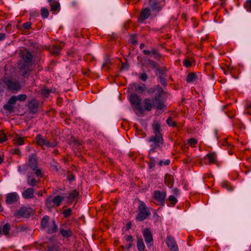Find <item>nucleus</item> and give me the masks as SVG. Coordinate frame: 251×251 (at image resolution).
Returning <instances> with one entry per match:
<instances>
[{
  "mask_svg": "<svg viewBox=\"0 0 251 251\" xmlns=\"http://www.w3.org/2000/svg\"><path fill=\"white\" fill-rule=\"evenodd\" d=\"M151 126L154 135L149 138L148 142L151 143L149 157L152 158L154 154L157 152L156 149L162 147L164 144V140L161 133V129L159 123L157 121H154Z\"/></svg>",
  "mask_w": 251,
  "mask_h": 251,
  "instance_id": "obj_1",
  "label": "nucleus"
},
{
  "mask_svg": "<svg viewBox=\"0 0 251 251\" xmlns=\"http://www.w3.org/2000/svg\"><path fill=\"white\" fill-rule=\"evenodd\" d=\"M155 97L153 100L145 99L143 101V105L145 110H151V108L162 109L164 108V100L166 94L161 87H157L154 91Z\"/></svg>",
  "mask_w": 251,
  "mask_h": 251,
  "instance_id": "obj_2",
  "label": "nucleus"
},
{
  "mask_svg": "<svg viewBox=\"0 0 251 251\" xmlns=\"http://www.w3.org/2000/svg\"><path fill=\"white\" fill-rule=\"evenodd\" d=\"M138 210L139 213L136 218V220L138 221L144 220L151 214L149 208L143 201H140Z\"/></svg>",
  "mask_w": 251,
  "mask_h": 251,
  "instance_id": "obj_3",
  "label": "nucleus"
},
{
  "mask_svg": "<svg viewBox=\"0 0 251 251\" xmlns=\"http://www.w3.org/2000/svg\"><path fill=\"white\" fill-rule=\"evenodd\" d=\"M6 86L9 90H16V82L8 77L1 78L0 80V92L3 91Z\"/></svg>",
  "mask_w": 251,
  "mask_h": 251,
  "instance_id": "obj_4",
  "label": "nucleus"
},
{
  "mask_svg": "<svg viewBox=\"0 0 251 251\" xmlns=\"http://www.w3.org/2000/svg\"><path fill=\"white\" fill-rule=\"evenodd\" d=\"M34 211L29 207L23 206L17 211V220L20 218H27L33 215Z\"/></svg>",
  "mask_w": 251,
  "mask_h": 251,
  "instance_id": "obj_5",
  "label": "nucleus"
},
{
  "mask_svg": "<svg viewBox=\"0 0 251 251\" xmlns=\"http://www.w3.org/2000/svg\"><path fill=\"white\" fill-rule=\"evenodd\" d=\"M36 140L38 145L41 146L43 149L45 148L53 147L56 145L55 142L50 143L42 137L40 134H38L36 137Z\"/></svg>",
  "mask_w": 251,
  "mask_h": 251,
  "instance_id": "obj_6",
  "label": "nucleus"
},
{
  "mask_svg": "<svg viewBox=\"0 0 251 251\" xmlns=\"http://www.w3.org/2000/svg\"><path fill=\"white\" fill-rule=\"evenodd\" d=\"M23 58L24 62L25 63V65L24 68L21 69V71L24 73V71L26 74L27 72L29 70V66L31 64L32 60V54L29 52H26L25 54L23 55Z\"/></svg>",
  "mask_w": 251,
  "mask_h": 251,
  "instance_id": "obj_7",
  "label": "nucleus"
},
{
  "mask_svg": "<svg viewBox=\"0 0 251 251\" xmlns=\"http://www.w3.org/2000/svg\"><path fill=\"white\" fill-rule=\"evenodd\" d=\"M128 100L131 105L135 108H138L140 106L141 99L136 94L131 93L128 96Z\"/></svg>",
  "mask_w": 251,
  "mask_h": 251,
  "instance_id": "obj_8",
  "label": "nucleus"
},
{
  "mask_svg": "<svg viewBox=\"0 0 251 251\" xmlns=\"http://www.w3.org/2000/svg\"><path fill=\"white\" fill-rule=\"evenodd\" d=\"M143 234L148 248L152 246L153 238L152 234L148 228H145L143 231Z\"/></svg>",
  "mask_w": 251,
  "mask_h": 251,
  "instance_id": "obj_9",
  "label": "nucleus"
},
{
  "mask_svg": "<svg viewBox=\"0 0 251 251\" xmlns=\"http://www.w3.org/2000/svg\"><path fill=\"white\" fill-rule=\"evenodd\" d=\"M166 196V193L165 192H160V191L156 190L154 191L153 197L154 199L161 204H164L165 202V199Z\"/></svg>",
  "mask_w": 251,
  "mask_h": 251,
  "instance_id": "obj_10",
  "label": "nucleus"
},
{
  "mask_svg": "<svg viewBox=\"0 0 251 251\" xmlns=\"http://www.w3.org/2000/svg\"><path fill=\"white\" fill-rule=\"evenodd\" d=\"M167 244L171 251H177L178 248L174 237L168 236L167 238Z\"/></svg>",
  "mask_w": 251,
  "mask_h": 251,
  "instance_id": "obj_11",
  "label": "nucleus"
},
{
  "mask_svg": "<svg viewBox=\"0 0 251 251\" xmlns=\"http://www.w3.org/2000/svg\"><path fill=\"white\" fill-rule=\"evenodd\" d=\"M35 190L32 188L25 189L22 193V196L25 199H31L34 197Z\"/></svg>",
  "mask_w": 251,
  "mask_h": 251,
  "instance_id": "obj_12",
  "label": "nucleus"
},
{
  "mask_svg": "<svg viewBox=\"0 0 251 251\" xmlns=\"http://www.w3.org/2000/svg\"><path fill=\"white\" fill-rule=\"evenodd\" d=\"M16 103V96H13L9 100L8 102L4 104L3 108L5 110H12L13 108V104Z\"/></svg>",
  "mask_w": 251,
  "mask_h": 251,
  "instance_id": "obj_13",
  "label": "nucleus"
},
{
  "mask_svg": "<svg viewBox=\"0 0 251 251\" xmlns=\"http://www.w3.org/2000/svg\"><path fill=\"white\" fill-rule=\"evenodd\" d=\"M165 183L168 187H172L174 183V177L169 174H166L164 178Z\"/></svg>",
  "mask_w": 251,
  "mask_h": 251,
  "instance_id": "obj_14",
  "label": "nucleus"
},
{
  "mask_svg": "<svg viewBox=\"0 0 251 251\" xmlns=\"http://www.w3.org/2000/svg\"><path fill=\"white\" fill-rule=\"evenodd\" d=\"M29 165L33 170H35L37 168V160L34 154L29 156Z\"/></svg>",
  "mask_w": 251,
  "mask_h": 251,
  "instance_id": "obj_15",
  "label": "nucleus"
},
{
  "mask_svg": "<svg viewBox=\"0 0 251 251\" xmlns=\"http://www.w3.org/2000/svg\"><path fill=\"white\" fill-rule=\"evenodd\" d=\"M16 201V193H11L7 194L6 203L8 204H11Z\"/></svg>",
  "mask_w": 251,
  "mask_h": 251,
  "instance_id": "obj_16",
  "label": "nucleus"
},
{
  "mask_svg": "<svg viewBox=\"0 0 251 251\" xmlns=\"http://www.w3.org/2000/svg\"><path fill=\"white\" fill-rule=\"evenodd\" d=\"M79 193L76 190L71 191L69 192L68 199L71 202L74 201H76L78 199Z\"/></svg>",
  "mask_w": 251,
  "mask_h": 251,
  "instance_id": "obj_17",
  "label": "nucleus"
},
{
  "mask_svg": "<svg viewBox=\"0 0 251 251\" xmlns=\"http://www.w3.org/2000/svg\"><path fill=\"white\" fill-rule=\"evenodd\" d=\"M150 15V10L149 8H146L143 10L141 13L140 20L142 22L143 21L148 19Z\"/></svg>",
  "mask_w": 251,
  "mask_h": 251,
  "instance_id": "obj_18",
  "label": "nucleus"
},
{
  "mask_svg": "<svg viewBox=\"0 0 251 251\" xmlns=\"http://www.w3.org/2000/svg\"><path fill=\"white\" fill-rule=\"evenodd\" d=\"M198 79V76L196 74L191 73H189L187 76L186 81L187 82H194Z\"/></svg>",
  "mask_w": 251,
  "mask_h": 251,
  "instance_id": "obj_19",
  "label": "nucleus"
},
{
  "mask_svg": "<svg viewBox=\"0 0 251 251\" xmlns=\"http://www.w3.org/2000/svg\"><path fill=\"white\" fill-rule=\"evenodd\" d=\"M149 4L153 10H159L160 8L157 0H150Z\"/></svg>",
  "mask_w": 251,
  "mask_h": 251,
  "instance_id": "obj_20",
  "label": "nucleus"
},
{
  "mask_svg": "<svg viewBox=\"0 0 251 251\" xmlns=\"http://www.w3.org/2000/svg\"><path fill=\"white\" fill-rule=\"evenodd\" d=\"M50 217L48 216H45L42 219L41 226L42 228L45 229L49 227V221Z\"/></svg>",
  "mask_w": 251,
  "mask_h": 251,
  "instance_id": "obj_21",
  "label": "nucleus"
},
{
  "mask_svg": "<svg viewBox=\"0 0 251 251\" xmlns=\"http://www.w3.org/2000/svg\"><path fill=\"white\" fill-rule=\"evenodd\" d=\"M143 52H144L145 54H146V55L151 54V55H152L154 56V58H157L159 57L158 53L154 49L144 50H143Z\"/></svg>",
  "mask_w": 251,
  "mask_h": 251,
  "instance_id": "obj_22",
  "label": "nucleus"
},
{
  "mask_svg": "<svg viewBox=\"0 0 251 251\" xmlns=\"http://www.w3.org/2000/svg\"><path fill=\"white\" fill-rule=\"evenodd\" d=\"M51 200L53 203L58 206L64 200V197H61L60 196H56Z\"/></svg>",
  "mask_w": 251,
  "mask_h": 251,
  "instance_id": "obj_23",
  "label": "nucleus"
},
{
  "mask_svg": "<svg viewBox=\"0 0 251 251\" xmlns=\"http://www.w3.org/2000/svg\"><path fill=\"white\" fill-rule=\"evenodd\" d=\"M137 247L139 251H144L145 246L142 239L139 238L137 240Z\"/></svg>",
  "mask_w": 251,
  "mask_h": 251,
  "instance_id": "obj_24",
  "label": "nucleus"
},
{
  "mask_svg": "<svg viewBox=\"0 0 251 251\" xmlns=\"http://www.w3.org/2000/svg\"><path fill=\"white\" fill-rule=\"evenodd\" d=\"M57 230V226L55 224L54 221H52V225L48 229V232L49 234H52L54 232H56Z\"/></svg>",
  "mask_w": 251,
  "mask_h": 251,
  "instance_id": "obj_25",
  "label": "nucleus"
},
{
  "mask_svg": "<svg viewBox=\"0 0 251 251\" xmlns=\"http://www.w3.org/2000/svg\"><path fill=\"white\" fill-rule=\"evenodd\" d=\"M38 181L33 178L32 176H28L27 178V183L31 186H36L38 183Z\"/></svg>",
  "mask_w": 251,
  "mask_h": 251,
  "instance_id": "obj_26",
  "label": "nucleus"
},
{
  "mask_svg": "<svg viewBox=\"0 0 251 251\" xmlns=\"http://www.w3.org/2000/svg\"><path fill=\"white\" fill-rule=\"evenodd\" d=\"M71 144H73V147L76 146V148L79 147L82 145V142L78 139L72 137L70 141Z\"/></svg>",
  "mask_w": 251,
  "mask_h": 251,
  "instance_id": "obj_27",
  "label": "nucleus"
},
{
  "mask_svg": "<svg viewBox=\"0 0 251 251\" xmlns=\"http://www.w3.org/2000/svg\"><path fill=\"white\" fill-rule=\"evenodd\" d=\"M60 232L65 237H70L72 234V232L70 230H65L62 228H61L60 229Z\"/></svg>",
  "mask_w": 251,
  "mask_h": 251,
  "instance_id": "obj_28",
  "label": "nucleus"
},
{
  "mask_svg": "<svg viewBox=\"0 0 251 251\" xmlns=\"http://www.w3.org/2000/svg\"><path fill=\"white\" fill-rule=\"evenodd\" d=\"M206 156L208 158L209 162L210 163H213L215 162L216 158V155L215 153H208L206 155Z\"/></svg>",
  "mask_w": 251,
  "mask_h": 251,
  "instance_id": "obj_29",
  "label": "nucleus"
},
{
  "mask_svg": "<svg viewBox=\"0 0 251 251\" xmlns=\"http://www.w3.org/2000/svg\"><path fill=\"white\" fill-rule=\"evenodd\" d=\"M135 90L140 92H143L146 90V86L144 84H134Z\"/></svg>",
  "mask_w": 251,
  "mask_h": 251,
  "instance_id": "obj_30",
  "label": "nucleus"
},
{
  "mask_svg": "<svg viewBox=\"0 0 251 251\" xmlns=\"http://www.w3.org/2000/svg\"><path fill=\"white\" fill-rule=\"evenodd\" d=\"M10 228V225L9 224H5L2 228V231L4 235H7Z\"/></svg>",
  "mask_w": 251,
  "mask_h": 251,
  "instance_id": "obj_31",
  "label": "nucleus"
},
{
  "mask_svg": "<svg viewBox=\"0 0 251 251\" xmlns=\"http://www.w3.org/2000/svg\"><path fill=\"white\" fill-rule=\"evenodd\" d=\"M51 92L50 90L47 88H43L41 91V94L45 97H48Z\"/></svg>",
  "mask_w": 251,
  "mask_h": 251,
  "instance_id": "obj_32",
  "label": "nucleus"
},
{
  "mask_svg": "<svg viewBox=\"0 0 251 251\" xmlns=\"http://www.w3.org/2000/svg\"><path fill=\"white\" fill-rule=\"evenodd\" d=\"M166 123L167 125L169 126L175 127L176 125V123L173 121L172 117H169L168 119L166 120Z\"/></svg>",
  "mask_w": 251,
  "mask_h": 251,
  "instance_id": "obj_33",
  "label": "nucleus"
},
{
  "mask_svg": "<svg viewBox=\"0 0 251 251\" xmlns=\"http://www.w3.org/2000/svg\"><path fill=\"white\" fill-rule=\"evenodd\" d=\"M41 15L43 18H47L49 16L48 10L46 8L41 9Z\"/></svg>",
  "mask_w": 251,
  "mask_h": 251,
  "instance_id": "obj_34",
  "label": "nucleus"
},
{
  "mask_svg": "<svg viewBox=\"0 0 251 251\" xmlns=\"http://www.w3.org/2000/svg\"><path fill=\"white\" fill-rule=\"evenodd\" d=\"M244 7L247 11L251 12V0L247 1Z\"/></svg>",
  "mask_w": 251,
  "mask_h": 251,
  "instance_id": "obj_35",
  "label": "nucleus"
},
{
  "mask_svg": "<svg viewBox=\"0 0 251 251\" xmlns=\"http://www.w3.org/2000/svg\"><path fill=\"white\" fill-rule=\"evenodd\" d=\"M7 139V137L5 134L3 132V131L0 130V143H2L4 141H6Z\"/></svg>",
  "mask_w": 251,
  "mask_h": 251,
  "instance_id": "obj_36",
  "label": "nucleus"
},
{
  "mask_svg": "<svg viewBox=\"0 0 251 251\" xmlns=\"http://www.w3.org/2000/svg\"><path fill=\"white\" fill-rule=\"evenodd\" d=\"M222 187L226 188L228 191H231L233 190L232 186H231L227 182H223L222 183Z\"/></svg>",
  "mask_w": 251,
  "mask_h": 251,
  "instance_id": "obj_37",
  "label": "nucleus"
},
{
  "mask_svg": "<svg viewBox=\"0 0 251 251\" xmlns=\"http://www.w3.org/2000/svg\"><path fill=\"white\" fill-rule=\"evenodd\" d=\"M168 200L170 201L171 202V203L173 204H175L176 203V202L177 201V199L176 198V197L174 195L170 196L169 197Z\"/></svg>",
  "mask_w": 251,
  "mask_h": 251,
  "instance_id": "obj_38",
  "label": "nucleus"
},
{
  "mask_svg": "<svg viewBox=\"0 0 251 251\" xmlns=\"http://www.w3.org/2000/svg\"><path fill=\"white\" fill-rule=\"evenodd\" d=\"M60 4L59 2H55L51 5V10L53 11H55L58 10L59 8Z\"/></svg>",
  "mask_w": 251,
  "mask_h": 251,
  "instance_id": "obj_39",
  "label": "nucleus"
},
{
  "mask_svg": "<svg viewBox=\"0 0 251 251\" xmlns=\"http://www.w3.org/2000/svg\"><path fill=\"white\" fill-rule=\"evenodd\" d=\"M72 210L71 208H68L67 209L64 210L63 211V214L65 217H67L69 216L71 214Z\"/></svg>",
  "mask_w": 251,
  "mask_h": 251,
  "instance_id": "obj_40",
  "label": "nucleus"
},
{
  "mask_svg": "<svg viewBox=\"0 0 251 251\" xmlns=\"http://www.w3.org/2000/svg\"><path fill=\"white\" fill-rule=\"evenodd\" d=\"M156 158V156L154 154L153 158H150V159H151V162H150V164H149V166H150V168H151L152 167H153L155 165V162H156L155 159Z\"/></svg>",
  "mask_w": 251,
  "mask_h": 251,
  "instance_id": "obj_41",
  "label": "nucleus"
},
{
  "mask_svg": "<svg viewBox=\"0 0 251 251\" xmlns=\"http://www.w3.org/2000/svg\"><path fill=\"white\" fill-rule=\"evenodd\" d=\"M26 98V96L25 94L17 96V100L23 101Z\"/></svg>",
  "mask_w": 251,
  "mask_h": 251,
  "instance_id": "obj_42",
  "label": "nucleus"
},
{
  "mask_svg": "<svg viewBox=\"0 0 251 251\" xmlns=\"http://www.w3.org/2000/svg\"><path fill=\"white\" fill-rule=\"evenodd\" d=\"M24 144V139L17 135V145H22Z\"/></svg>",
  "mask_w": 251,
  "mask_h": 251,
  "instance_id": "obj_43",
  "label": "nucleus"
},
{
  "mask_svg": "<svg viewBox=\"0 0 251 251\" xmlns=\"http://www.w3.org/2000/svg\"><path fill=\"white\" fill-rule=\"evenodd\" d=\"M125 240L128 243L133 242L134 239L131 235H126L125 236Z\"/></svg>",
  "mask_w": 251,
  "mask_h": 251,
  "instance_id": "obj_44",
  "label": "nucleus"
},
{
  "mask_svg": "<svg viewBox=\"0 0 251 251\" xmlns=\"http://www.w3.org/2000/svg\"><path fill=\"white\" fill-rule=\"evenodd\" d=\"M52 202V200L50 199V198L48 199L46 201V206L48 208H50L52 206V205H51Z\"/></svg>",
  "mask_w": 251,
  "mask_h": 251,
  "instance_id": "obj_45",
  "label": "nucleus"
},
{
  "mask_svg": "<svg viewBox=\"0 0 251 251\" xmlns=\"http://www.w3.org/2000/svg\"><path fill=\"white\" fill-rule=\"evenodd\" d=\"M183 63L184 65L186 67H190L192 64V62L188 59L184 60Z\"/></svg>",
  "mask_w": 251,
  "mask_h": 251,
  "instance_id": "obj_46",
  "label": "nucleus"
},
{
  "mask_svg": "<svg viewBox=\"0 0 251 251\" xmlns=\"http://www.w3.org/2000/svg\"><path fill=\"white\" fill-rule=\"evenodd\" d=\"M130 43L133 45L137 44V40L134 36H131L130 39Z\"/></svg>",
  "mask_w": 251,
  "mask_h": 251,
  "instance_id": "obj_47",
  "label": "nucleus"
},
{
  "mask_svg": "<svg viewBox=\"0 0 251 251\" xmlns=\"http://www.w3.org/2000/svg\"><path fill=\"white\" fill-rule=\"evenodd\" d=\"M34 171H35V173L37 176H40V177L42 176L41 170L40 169L36 168V169H35V170Z\"/></svg>",
  "mask_w": 251,
  "mask_h": 251,
  "instance_id": "obj_48",
  "label": "nucleus"
},
{
  "mask_svg": "<svg viewBox=\"0 0 251 251\" xmlns=\"http://www.w3.org/2000/svg\"><path fill=\"white\" fill-rule=\"evenodd\" d=\"M26 227L23 226H19L18 227H17V232H23L25 230Z\"/></svg>",
  "mask_w": 251,
  "mask_h": 251,
  "instance_id": "obj_49",
  "label": "nucleus"
},
{
  "mask_svg": "<svg viewBox=\"0 0 251 251\" xmlns=\"http://www.w3.org/2000/svg\"><path fill=\"white\" fill-rule=\"evenodd\" d=\"M145 111H136V114L138 117H141L145 115Z\"/></svg>",
  "mask_w": 251,
  "mask_h": 251,
  "instance_id": "obj_50",
  "label": "nucleus"
},
{
  "mask_svg": "<svg viewBox=\"0 0 251 251\" xmlns=\"http://www.w3.org/2000/svg\"><path fill=\"white\" fill-rule=\"evenodd\" d=\"M140 78L143 81H146L147 79V75L145 73H142L140 75Z\"/></svg>",
  "mask_w": 251,
  "mask_h": 251,
  "instance_id": "obj_51",
  "label": "nucleus"
},
{
  "mask_svg": "<svg viewBox=\"0 0 251 251\" xmlns=\"http://www.w3.org/2000/svg\"><path fill=\"white\" fill-rule=\"evenodd\" d=\"M188 142L190 144V145L192 146V145H194L196 144L197 143V141L196 139H195L194 138H191L189 140Z\"/></svg>",
  "mask_w": 251,
  "mask_h": 251,
  "instance_id": "obj_52",
  "label": "nucleus"
},
{
  "mask_svg": "<svg viewBox=\"0 0 251 251\" xmlns=\"http://www.w3.org/2000/svg\"><path fill=\"white\" fill-rule=\"evenodd\" d=\"M172 193L174 195H175L176 196H178L179 194V191L178 189L176 188L172 189Z\"/></svg>",
  "mask_w": 251,
  "mask_h": 251,
  "instance_id": "obj_53",
  "label": "nucleus"
},
{
  "mask_svg": "<svg viewBox=\"0 0 251 251\" xmlns=\"http://www.w3.org/2000/svg\"><path fill=\"white\" fill-rule=\"evenodd\" d=\"M31 25V24L30 22H27V23L23 24V26L25 29H28L30 27Z\"/></svg>",
  "mask_w": 251,
  "mask_h": 251,
  "instance_id": "obj_54",
  "label": "nucleus"
},
{
  "mask_svg": "<svg viewBox=\"0 0 251 251\" xmlns=\"http://www.w3.org/2000/svg\"><path fill=\"white\" fill-rule=\"evenodd\" d=\"M60 50V48L58 47H55L54 50L53 51V53L55 54H58Z\"/></svg>",
  "mask_w": 251,
  "mask_h": 251,
  "instance_id": "obj_55",
  "label": "nucleus"
},
{
  "mask_svg": "<svg viewBox=\"0 0 251 251\" xmlns=\"http://www.w3.org/2000/svg\"><path fill=\"white\" fill-rule=\"evenodd\" d=\"M27 167L25 166V167H23V169H22L21 166H19L18 167V170L20 173H24L26 171Z\"/></svg>",
  "mask_w": 251,
  "mask_h": 251,
  "instance_id": "obj_56",
  "label": "nucleus"
},
{
  "mask_svg": "<svg viewBox=\"0 0 251 251\" xmlns=\"http://www.w3.org/2000/svg\"><path fill=\"white\" fill-rule=\"evenodd\" d=\"M132 243H133V242L128 243V245H127V246H126V248L127 249H128H128H129L130 248H131V247H132V245H133ZM121 248H122V249H125V248H126V247H124V246H121Z\"/></svg>",
  "mask_w": 251,
  "mask_h": 251,
  "instance_id": "obj_57",
  "label": "nucleus"
},
{
  "mask_svg": "<svg viewBox=\"0 0 251 251\" xmlns=\"http://www.w3.org/2000/svg\"><path fill=\"white\" fill-rule=\"evenodd\" d=\"M48 251H58V250L56 247H51L49 248Z\"/></svg>",
  "mask_w": 251,
  "mask_h": 251,
  "instance_id": "obj_58",
  "label": "nucleus"
},
{
  "mask_svg": "<svg viewBox=\"0 0 251 251\" xmlns=\"http://www.w3.org/2000/svg\"><path fill=\"white\" fill-rule=\"evenodd\" d=\"M5 38V34L3 33H0V41L3 40Z\"/></svg>",
  "mask_w": 251,
  "mask_h": 251,
  "instance_id": "obj_59",
  "label": "nucleus"
},
{
  "mask_svg": "<svg viewBox=\"0 0 251 251\" xmlns=\"http://www.w3.org/2000/svg\"><path fill=\"white\" fill-rule=\"evenodd\" d=\"M68 179L69 181H73L75 179V176L73 175H71L68 176Z\"/></svg>",
  "mask_w": 251,
  "mask_h": 251,
  "instance_id": "obj_60",
  "label": "nucleus"
},
{
  "mask_svg": "<svg viewBox=\"0 0 251 251\" xmlns=\"http://www.w3.org/2000/svg\"><path fill=\"white\" fill-rule=\"evenodd\" d=\"M246 109H251V101L249 102L246 105Z\"/></svg>",
  "mask_w": 251,
  "mask_h": 251,
  "instance_id": "obj_61",
  "label": "nucleus"
},
{
  "mask_svg": "<svg viewBox=\"0 0 251 251\" xmlns=\"http://www.w3.org/2000/svg\"><path fill=\"white\" fill-rule=\"evenodd\" d=\"M131 227V222H129L127 225V226H126V229L127 230H128Z\"/></svg>",
  "mask_w": 251,
  "mask_h": 251,
  "instance_id": "obj_62",
  "label": "nucleus"
},
{
  "mask_svg": "<svg viewBox=\"0 0 251 251\" xmlns=\"http://www.w3.org/2000/svg\"><path fill=\"white\" fill-rule=\"evenodd\" d=\"M170 160H168V159H167V160H166L164 162V165H169V164H170Z\"/></svg>",
  "mask_w": 251,
  "mask_h": 251,
  "instance_id": "obj_63",
  "label": "nucleus"
},
{
  "mask_svg": "<svg viewBox=\"0 0 251 251\" xmlns=\"http://www.w3.org/2000/svg\"><path fill=\"white\" fill-rule=\"evenodd\" d=\"M36 111H33V110H32V111H27V112H28L29 114H34L35 113H36Z\"/></svg>",
  "mask_w": 251,
  "mask_h": 251,
  "instance_id": "obj_64",
  "label": "nucleus"
}]
</instances>
